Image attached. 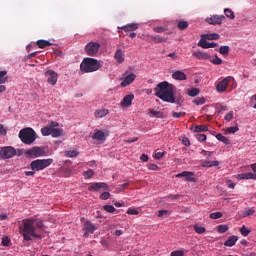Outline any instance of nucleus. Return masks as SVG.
<instances>
[{"instance_id": "412c9836", "label": "nucleus", "mask_w": 256, "mask_h": 256, "mask_svg": "<svg viewBox=\"0 0 256 256\" xmlns=\"http://www.w3.org/2000/svg\"><path fill=\"white\" fill-rule=\"evenodd\" d=\"M92 139H95L96 141H105V132L96 129L92 136Z\"/></svg>"}, {"instance_id": "6e6552de", "label": "nucleus", "mask_w": 256, "mask_h": 256, "mask_svg": "<svg viewBox=\"0 0 256 256\" xmlns=\"http://www.w3.org/2000/svg\"><path fill=\"white\" fill-rule=\"evenodd\" d=\"M99 49H101V44L99 42H89L85 46V51L89 57H95L97 53H99Z\"/></svg>"}, {"instance_id": "37998d69", "label": "nucleus", "mask_w": 256, "mask_h": 256, "mask_svg": "<svg viewBox=\"0 0 256 256\" xmlns=\"http://www.w3.org/2000/svg\"><path fill=\"white\" fill-rule=\"evenodd\" d=\"M185 115H187L185 112H172V117L174 119H181V117H185Z\"/></svg>"}, {"instance_id": "09e8293b", "label": "nucleus", "mask_w": 256, "mask_h": 256, "mask_svg": "<svg viewBox=\"0 0 256 256\" xmlns=\"http://www.w3.org/2000/svg\"><path fill=\"white\" fill-rule=\"evenodd\" d=\"M153 31L155 33H165V31H167V29H165V27L163 26H157L153 28Z\"/></svg>"}, {"instance_id": "f03ea898", "label": "nucleus", "mask_w": 256, "mask_h": 256, "mask_svg": "<svg viewBox=\"0 0 256 256\" xmlns=\"http://www.w3.org/2000/svg\"><path fill=\"white\" fill-rule=\"evenodd\" d=\"M20 234L22 235L24 241H32L35 239H41V234H37V228L35 227V219L28 218L22 220V226L19 227Z\"/></svg>"}, {"instance_id": "b1692460", "label": "nucleus", "mask_w": 256, "mask_h": 256, "mask_svg": "<svg viewBox=\"0 0 256 256\" xmlns=\"http://www.w3.org/2000/svg\"><path fill=\"white\" fill-rule=\"evenodd\" d=\"M114 59H116L117 63H123L125 61V54H123L121 49L115 52Z\"/></svg>"}, {"instance_id": "864d4df0", "label": "nucleus", "mask_w": 256, "mask_h": 256, "mask_svg": "<svg viewBox=\"0 0 256 256\" xmlns=\"http://www.w3.org/2000/svg\"><path fill=\"white\" fill-rule=\"evenodd\" d=\"M9 243H11V239H9V237L2 238L3 247H9Z\"/></svg>"}, {"instance_id": "dca6fc26", "label": "nucleus", "mask_w": 256, "mask_h": 256, "mask_svg": "<svg viewBox=\"0 0 256 256\" xmlns=\"http://www.w3.org/2000/svg\"><path fill=\"white\" fill-rule=\"evenodd\" d=\"M223 19H225L224 15H213L210 18H206V21L209 23V25H222Z\"/></svg>"}, {"instance_id": "ddd939ff", "label": "nucleus", "mask_w": 256, "mask_h": 256, "mask_svg": "<svg viewBox=\"0 0 256 256\" xmlns=\"http://www.w3.org/2000/svg\"><path fill=\"white\" fill-rule=\"evenodd\" d=\"M99 189H104V191H109V185L105 182H95L88 187V191H99Z\"/></svg>"}, {"instance_id": "423d86ee", "label": "nucleus", "mask_w": 256, "mask_h": 256, "mask_svg": "<svg viewBox=\"0 0 256 256\" xmlns=\"http://www.w3.org/2000/svg\"><path fill=\"white\" fill-rule=\"evenodd\" d=\"M25 155L26 157H28V159H37V157H45V155H47V152H45L44 147L34 146L26 150Z\"/></svg>"}, {"instance_id": "473e14b6", "label": "nucleus", "mask_w": 256, "mask_h": 256, "mask_svg": "<svg viewBox=\"0 0 256 256\" xmlns=\"http://www.w3.org/2000/svg\"><path fill=\"white\" fill-rule=\"evenodd\" d=\"M9 77H7V71H0V85L7 83Z\"/></svg>"}, {"instance_id": "680f3d73", "label": "nucleus", "mask_w": 256, "mask_h": 256, "mask_svg": "<svg viewBox=\"0 0 256 256\" xmlns=\"http://www.w3.org/2000/svg\"><path fill=\"white\" fill-rule=\"evenodd\" d=\"M182 145H185V147H189V145H191V142L189 141V138L183 137L182 138Z\"/></svg>"}, {"instance_id": "3c124183", "label": "nucleus", "mask_w": 256, "mask_h": 256, "mask_svg": "<svg viewBox=\"0 0 256 256\" xmlns=\"http://www.w3.org/2000/svg\"><path fill=\"white\" fill-rule=\"evenodd\" d=\"M218 165H219V161H210V162H206L204 167H217Z\"/></svg>"}, {"instance_id": "774afa93", "label": "nucleus", "mask_w": 256, "mask_h": 256, "mask_svg": "<svg viewBox=\"0 0 256 256\" xmlns=\"http://www.w3.org/2000/svg\"><path fill=\"white\" fill-rule=\"evenodd\" d=\"M48 126L52 127V129H57L59 127V123L55 121H51Z\"/></svg>"}, {"instance_id": "e2e57ef3", "label": "nucleus", "mask_w": 256, "mask_h": 256, "mask_svg": "<svg viewBox=\"0 0 256 256\" xmlns=\"http://www.w3.org/2000/svg\"><path fill=\"white\" fill-rule=\"evenodd\" d=\"M183 96H178L177 98H175V103H177V105H179L181 107V105H183Z\"/></svg>"}, {"instance_id": "603ef678", "label": "nucleus", "mask_w": 256, "mask_h": 256, "mask_svg": "<svg viewBox=\"0 0 256 256\" xmlns=\"http://www.w3.org/2000/svg\"><path fill=\"white\" fill-rule=\"evenodd\" d=\"M109 197H111V193H109V192H103L100 195V199H102V201H107V199H109Z\"/></svg>"}, {"instance_id": "a18cd8bd", "label": "nucleus", "mask_w": 256, "mask_h": 256, "mask_svg": "<svg viewBox=\"0 0 256 256\" xmlns=\"http://www.w3.org/2000/svg\"><path fill=\"white\" fill-rule=\"evenodd\" d=\"M104 211H106L107 213H115V206L105 205L104 206Z\"/></svg>"}, {"instance_id": "a211bd4d", "label": "nucleus", "mask_w": 256, "mask_h": 256, "mask_svg": "<svg viewBox=\"0 0 256 256\" xmlns=\"http://www.w3.org/2000/svg\"><path fill=\"white\" fill-rule=\"evenodd\" d=\"M133 99H135V95H126L121 101V107H131V105H133Z\"/></svg>"}, {"instance_id": "49530a36", "label": "nucleus", "mask_w": 256, "mask_h": 256, "mask_svg": "<svg viewBox=\"0 0 256 256\" xmlns=\"http://www.w3.org/2000/svg\"><path fill=\"white\" fill-rule=\"evenodd\" d=\"M194 105H204L205 103V97L196 98L193 100Z\"/></svg>"}, {"instance_id": "5701e85b", "label": "nucleus", "mask_w": 256, "mask_h": 256, "mask_svg": "<svg viewBox=\"0 0 256 256\" xmlns=\"http://www.w3.org/2000/svg\"><path fill=\"white\" fill-rule=\"evenodd\" d=\"M221 36L218 33L212 34H202L201 38L206 39L207 41H217Z\"/></svg>"}, {"instance_id": "052dcab7", "label": "nucleus", "mask_w": 256, "mask_h": 256, "mask_svg": "<svg viewBox=\"0 0 256 256\" xmlns=\"http://www.w3.org/2000/svg\"><path fill=\"white\" fill-rule=\"evenodd\" d=\"M224 119L225 121H233V112H230V113H227L225 116H224Z\"/></svg>"}, {"instance_id": "8fccbe9b", "label": "nucleus", "mask_w": 256, "mask_h": 256, "mask_svg": "<svg viewBox=\"0 0 256 256\" xmlns=\"http://www.w3.org/2000/svg\"><path fill=\"white\" fill-rule=\"evenodd\" d=\"M226 131H227V133L235 134V133H237V131H239V127H237V126L228 127L226 129Z\"/></svg>"}, {"instance_id": "79ce46f5", "label": "nucleus", "mask_w": 256, "mask_h": 256, "mask_svg": "<svg viewBox=\"0 0 256 256\" xmlns=\"http://www.w3.org/2000/svg\"><path fill=\"white\" fill-rule=\"evenodd\" d=\"M149 113L152 114L153 117H157L158 119H161L163 117V113H161V111L149 109Z\"/></svg>"}, {"instance_id": "7c9ffc66", "label": "nucleus", "mask_w": 256, "mask_h": 256, "mask_svg": "<svg viewBox=\"0 0 256 256\" xmlns=\"http://www.w3.org/2000/svg\"><path fill=\"white\" fill-rule=\"evenodd\" d=\"M229 51H231V48L229 46H221L219 49L220 55H223L224 57H227V55H229Z\"/></svg>"}, {"instance_id": "aec40b11", "label": "nucleus", "mask_w": 256, "mask_h": 256, "mask_svg": "<svg viewBox=\"0 0 256 256\" xmlns=\"http://www.w3.org/2000/svg\"><path fill=\"white\" fill-rule=\"evenodd\" d=\"M172 79H175V81H187V74L178 70L172 74Z\"/></svg>"}, {"instance_id": "338daca9", "label": "nucleus", "mask_w": 256, "mask_h": 256, "mask_svg": "<svg viewBox=\"0 0 256 256\" xmlns=\"http://www.w3.org/2000/svg\"><path fill=\"white\" fill-rule=\"evenodd\" d=\"M36 227H37L38 229H43V227H45V224L43 223V220H38V221L36 222Z\"/></svg>"}, {"instance_id": "6e6d98bb", "label": "nucleus", "mask_w": 256, "mask_h": 256, "mask_svg": "<svg viewBox=\"0 0 256 256\" xmlns=\"http://www.w3.org/2000/svg\"><path fill=\"white\" fill-rule=\"evenodd\" d=\"M185 255V252L183 250H177V251H172L171 256H183Z\"/></svg>"}, {"instance_id": "f3484780", "label": "nucleus", "mask_w": 256, "mask_h": 256, "mask_svg": "<svg viewBox=\"0 0 256 256\" xmlns=\"http://www.w3.org/2000/svg\"><path fill=\"white\" fill-rule=\"evenodd\" d=\"M176 177H185V180L188 181L189 183H195V173L189 172V171H184L182 173H179L176 175Z\"/></svg>"}, {"instance_id": "39448f33", "label": "nucleus", "mask_w": 256, "mask_h": 256, "mask_svg": "<svg viewBox=\"0 0 256 256\" xmlns=\"http://www.w3.org/2000/svg\"><path fill=\"white\" fill-rule=\"evenodd\" d=\"M51 163H53V158L37 159L30 163V167L32 171H43V169H47Z\"/></svg>"}, {"instance_id": "69168bd1", "label": "nucleus", "mask_w": 256, "mask_h": 256, "mask_svg": "<svg viewBox=\"0 0 256 256\" xmlns=\"http://www.w3.org/2000/svg\"><path fill=\"white\" fill-rule=\"evenodd\" d=\"M0 135H7V129L3 124H0Z\"/></svg>"}, {"instance_id": "58836bf2", "label": "nucleus", "mask_w": 256, "mask_h": 256, "mask_svg": "<svg viewBox=\"0 0 256 256\" xmlns=\"http://www.w3.org/2000/svg\"><path fill=\"white\" fill-rule=\"evenodd\" d=\"M210 60V63H213V65H222L223 64V60L221 58H219V56L215 55L214 59H208Z\"/></svg>"}, {"instance_id": "f257e3e1", "label": "nucleus", "mask_w": 256, "mask_h": 256, "mask_svg": "<svg viewBox=\"0 0 256 256\" xmlns=\"http://www.w3.org/2000/svg\"><path fill=\"white\" fill-rule=\"evenodd\" d=\"M155 96L165 103H175V85L167 81L160 82L155 88Z\"/></svg>"}, {"instance_id": "2f4dec72", "label": "nucleus", "mask_w": 256, "mask_h": 256, "mask_svg": "<svg viewBox=\"0 0 256 256\" xmlns=\"http://www.w3.org/2000/svg\"><path fill=\"white\" fill-rule=\"evenodd\" d=\"M205 131H209V128L205 125H197L194 128L195 133H203Z\"/></svg>"}, {"instance_id": "a878e982", "label": "nucleus", "mask_w": 256, "mask_h": 256, "mask_svg": "<svg viewBox=\"0 0 256 256\" xmlns=\"http://www.w3.org/2000/svg\"><path fill=\"white\" fill-rule=\"evenodd\" d=\"M238 240L239 238L237 236H230L228 240L225 241L224 245L225 247H233Z\"/></svg>"}, {"instance_id": "20e7f679", "label": "nucleus", "mask_w": 256, "mask_h": 256, "mask_svg": "<svg viewBox=\"0 0 256 256\" xmlns=\"http://www.w3.org/2000/svg\"><path fill=\"white\" fill-rule=\"evenodd\" d=\"M19 139L25 145H33L37 139V133L33 128H24L19 132Z\"/></svg>"}, {"instance_id": "f8f14e48", "label": "nucleus", "mask_w": 256, "mask_h": 256, "mask_svg": "<svg viewBox=\"0 0 256 256\" xmlns=\"http://www.w3.org/2000/svg\"><path fill=\"white\" fill-rule=\"evenodd\" d=\"M198 47L202 49H215V47H219V44L216 42H208L207 39L201 38L198 42Z\"/></svg>"}, {"instance_id": "4c0bfd02", "label": "nucleus", "mask_w": 256, "mask_h": 256, "mask_svg": "<svg viewBox=\"0 0 256 256\" xmlns=\"http://www.w3.org/2000/svg\"><path fill=\"white\" fill-rule=\"evenodd\" d=\"M178 29H180V31H185V29H187V27H189V22L187 21H179L177 24Z\"/></svg>"}, {"instance_id": "0e129e2a", "label": "nucleus", "mask_w": 256, "mask_h": 256, "mask_svg": "<svg viewBox=\"0 0 256 256\" xmlns=\"http://www.w3.org/2000/svg\"><path fill=\"white\" fill-rule=\"evenodd\" d=\"M163 155H165L164 152H155L154 159H162Z\"/></svg>"}, {"instance_id": "bb28decb", "label": "nucleus", "mask_w": 256, "mask_h": 256, "mask_svg": "<svg viewBox=\"0 0 256 256\" xmlns=\"http://www.w3.org/2000/svg\"><path fill=\"white\" fill-rule=\"evenodd\" d=\"M121 29L123 31H126V32L137 31V29H139V25L135 24V23H132V24H128V25L122 26Z\"/></svg>"}, {"instance_id": "7ed1b4c3", "label": "nucleus", "mask_w": 256, "mask_h": 256, "mask_svg": "<svg viewBox=\"0 0 256 256\" xmlns=\"http://www.w3.org/2000/svg\"><path fill=\"white\" fill-rule=\"evenodd\" d=\"M99 69H101V63L95 58H84L80 64L82 73H93L94 71H99Z\"/></svg>"}, {"instance_id": "bf43d9fd", "label": "nucleus", "mask_w": 256, "mask_h": 256, "mask_svg": "<svg viewBox=\"0 0 256 256\" xmlns=\"http://www.w3.org/2000/svg\"><path fill=\"white\" fill-rule=\"evenodd\" d=\"M39 52H33V53H30L29 55L25 56V61H29V59H33V57H37Z\"/></svg>"}, {"instance_id": "13d9d810", "label": "nucleus", "mask_w": 256, "mask_h": 256, "mask_svg": "<svg viewBox=\"0 0 256 256\" xmlns=\"http://www.w3.org/2000/svg\"><path fill=\"white\" fill-rule=\"evenodd\" d=\"M128 215H139V211L137 209L129 208L127 210Z\"/></svg>"}, {"instance_id": "f704fd0d", "label": "nucleus", "mask_w": 256, "mask_h": 256, "mask_svg": "<svg viewBox=\"0 0 256 256\" xmlns=\"http://www.w3.org/2000/svg\"><path fill=\"white\" fill-rule=\"evenodd\" d=\"M79 155V151L77 150H68L65 152V157H68V158H73V157H77Z\"/></svg>"}, {"instance_id": "cd10ccee", "label": "nucleus", "mask_w": 256, "mask_h": 256, "mask_svg": "<svg viewBox=\"0 0 256 256\" xmlns=\"http://www.w3.org/2000/svg\"><path fill=\"white\" fill-rule=\"evenodd\" d=\"M36 45H38L39 49H45V47H51L53 43L47 41V40H38L36 42Z\"/></svg>"}, {"instance_id": "4468645a", "label": "nucleus", "mask_w": 256, "mask_h": 256, "mask_svg": "<svg viewBox=\"0 0 256 256\" xmlns=\"http://www.w3.org/2000/svg\"><path fill=\"white\" fill-rule=\"evenodd\" d=\"M192 57H194V59H198L199 61H209V59H211V54L198 50L192 53Z\"/></svg>"}, {"instance_id": "5fc2aeb1", "label": "nucleus", "mask_w": 256, "mask_h": 256, "mask_svg": "<svg viewBox=\"0 0 256 256\" xmlns=\"http://www.w3.org/2000/svg\"><path fill=\"white\" fill-rule=\"evenodd\" d=\"M244 217H250V215H255V211L253 209H248L243 212Z\"/></svg>"}, {"instance_id": "c85d7f7f", "label": "nucleus", "mask_w": 256, "mask_h": 256, "mask_svg": "<svg viewBox=\"0 0 256 256\" xmlns=\"http://www.w3.org/2000/svg\"><path fill=\"white\" fill-rule=\"evenodd\" d=\"M150 39H152V41H154V43H167V38L165 37H161L159 35H152L150 36Z\"/></svg>"}, {"instance_id": "e433bc0d", "label": "nucleus", "mask_w": 256, "mask_h": 256, "mask_svg": "<svg viewBox=\"0 0 256 256\" xmlns=\"http://www.w3.org/2000/svg\"><path fill=\"white\" fill-rule=\"evenodd\" d=\"M241 235L243 237H248V235L251 233V230L247 228V226L243 225L240 229H239Z\"/></svg>"}, {"instance_id": "2eb2a0df", "label": "nucleus", "mask_w": 256, "mask_h": 256, "mask_svg": "<svg viewBox=\"0 0 256 256\" xmlns=\"http://www.w3.org/2000/svg\"><path fill=\"white\" fill-rule=\"evenodd\" d=\"M230 81H231V77L229 76L224 78L222 81H220L216 86L218 93H224V91H227V87H229Z\"/></svg>"}, {"instance_id": "c756f323", "label": "nucleus", "mask_w": 256, "mask_h": 256, "mask_svg": "<svg viewBox=\"0 0 256 256\" xmlns=\"http://www.w3.org/2000/svg\"><path fill=\"white\" fill-rule=\"evenodd\" d=\"M216 139L224 143V145H229V143H231V141L227 137L223 136V134L221 133L216 135Z\"/></svg>"}, {"instance_id": "4be33fe9", "label": "nucleus", "mask_w": 256, "mask_h": 256, "mask_svg": "<svg viewBox=\"0 0 256 256\" xmlns=\"http://www.w3.org/2000/svg\"><path fill=\"white\" fill-rule=\"evenodd\" d=\"M106 115H109V109H100L94 112V117H96V119H103Z\"/></svg>"}, {"instance_id": "6ab92c4d", "label": "nucleus", "mask_w": 256, "mask_h": 256, "mask_svg": "<svg viewBox=\"0 0 256 256\" xmlns=\"http://www.w3.org/2000/svg\"><path fill=\"white\" fill-rule=\"evenodd\" d=\"M135 79H137V75H135L134 73H131V74L127 75L125 77V79L121 82V86L127 87L128 85H131V83H133V81H135Z\"/></svg>"}, {"instance_id": "0eeeda50", "label": "nucleus", "mask_w": 256, "mask_h": 256, "mask_svg": "<svg viewBox=\"0 0 256 256\" xmlns=\"http://www.w3.org/2000/svg\"><path fill=\"white\" fill-rule=\"evenodd\" d=\"M41 134L43 135V137H49V135H51V137L57 139V137H61V135H63V129L52 128L47 125L41 128Z\"/></svg>"}, {"instance_id": "1a4fd4ad", "label": "nucleus", "mask_w": 256, "mask_h": 256, "mask_svg": "<svg viewBox=\"0 0 256 256\" xmlns=\"http://www.w3.org/2000/svg\"><path fill=\"white\" fill-rule=\"evenodd\" d=\"M15 155H17V151L11 146L3 147L0 150V157L2 159H11L12 157H15Z\"/></svg>"}, {"instance_id": "de8ad7c7", "label": "nucleus", "mask_w": 256, "mask_h": 256, "mask_svg": "<svg viewBox=\"0 0 256 256\" xmlns=\"http://www.w3.org/2000/svg\"><path fill=\"white\" fill-rule=\"evenodd\" d=\"M93 175H95V172H93L92 169L87 170V171L84 172L85 179H91V177H93Z\"/></svg>"}, {"instance_id": "9b49d317", "label": "nucleus", "mask_w": 256, "mask_h": 256, "mask_svg": "<svg viewBox=\"0 0 256 256\" xmlns=\"http://www.w3.org/2000/svg\"><path fill=\"white\" fill-rule=\"evenodd\" d=\"M45 77H48L47 83H49V85H57V79H59L57 72L48 70L45 72Z\"/></svg>"}, {"instance_id": "72a5a7b5", "label": "nucleus", "mask_w": 256, "mask_h": 256, "mask_svg": "<svg viewBox=\"0 0 256 256\" xmlns=\"http://www.w3.org/2000/svg\"><path fill=\"white\" fill-rule=\"evenodd\" d=\"M216 231L218 233H227V231H229V226H227L226 224H221L216 227Z\"/></svg>"}, {"instance_id": "4d7b16f0", "label": "nucleus", "mask_w": 256, "mask_h": 256, "mask_svg": "<svg viewBox=\"0 0 256 256\" xmlns=\"http://www.w3.org/2000/svg\"><path fill=\"white\" fill-rule=\"evenodd\" d=\"M197 140L200 141V142H203V141H207V135L205 134H198L196 136Z\"/></svg>"}, {"instance_id": "393cba45", "label": "nucleus", "mask_w": 256, "mask_h": 256, "mask_svg": "<svg viewBox=\"0 0 256 256\" xmlns=\"http://www.w3.org/2000/svg\"><path fill=\"white\" fill-rule=\"evenodd\" d=\"M238 179H253L256 181V174L253 172H246L238 175Z\"/></svg>"}, {"instance_id": "9d476101", "label": "nucleus", "mask_w": 256, "mask_h": 256, "mask_svg": "<svg viewBox=\"0 0 256 256\" xmlns=\"http://www.w3.org/2000/svg\"><path fill=\"white\" fill-rule=\"evenodd\" d=\"M97 227L95 224L91 223V221H86L83 227L84 237H89V235H93Z\"/></svg>"}, {"instance_id": "ea45409f", "label": "nucleus", "mask_w": 256, "mask_h": 256, "mask_svg": "<svg viewBox=\"0 0 256 256\" xmlns=\"http://www.w3.org/2000/svg\"><path fill=\"white\" fill-rule=\"evenodd\" d=\"M199 93H200L199 88H192V89L188 90L189 97H197V95H199Z\"/></svg>"}, {"instance_id": "a19ab883", "label": "nucleus", "mask_w": 256, "mask_h": 256, "mask_svg": "<svg viewBox=\"0 0 256 256\" xmlns=\"http://www.w3.org/2000/svg\"><path fill=\"white\" fill-rule=\"evenodd\" d=\"M194 231L198 233V235H203L205 233L206 229L203 226L194 225Z\"/></svg>"}, {"instance_id": "c9c22d12", "label": "nucleus", "mask_w": 256, "mask_h": 256, "mask_svg": "<svg viewBox=\"0 0 256 256\" xmlns=\"http://www.w3.org/2000/svg\"><path fill=\"white\" fill-rule=\"evenodd\" d=\"M224 14L228 19H235V12L229 8L224 9Z\"/></svg>"}, {"instance_id": "c03bdc74", "label": "nucleus", "mask_w": 256, "mask_h": 256, "mask_svg": "<svg viewBox=\"0 0 256 256\" xmlns=\"http://www.w3.org/2000/svg\"><path fill=\"white\" fill-rule=\"evenodd\" d=\"M223 217V213L221 212H213L210 214V219H221Z\"/></svg>"}]
</instances>
